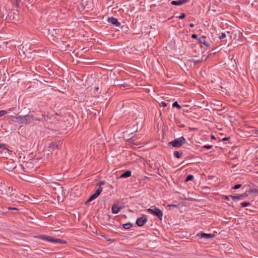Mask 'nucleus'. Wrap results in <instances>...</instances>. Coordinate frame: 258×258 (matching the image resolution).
Wrapping results in <instances>:
<instances>
[{
	"instance_id": "f257e3e1",
	"label": "nucleus",
	"mask_w": 258,
	"mask_h": 258,
	"mask_svg": "<svg viewBox=\"0 0 258 258\" xmlns=\"http://www.w3.org/2000/svg\"><path fill=\"white\" fill-rule=\"evenodd\" d=\"M38 238H40V239L46 240L47 241L54 243H66V241L63 239L54 238L51 236H47L46 235H40L39 236H38Z\"/></svg>"
},
{
	"instance_id": "f03ea898",
	"label": "nucleus",
	"mask_w": 258,
	"mask_h": 258,
	"mask_svg": "<svg viewBox=\"0 0 258 258\" xmlns=\"http://www.w3.org/2000/svg\"><path fill=\"white\" fill-rule=\"evenodd\" d=\"M186 140L183 137H181L175 139L169 143V144L171 145L174 148H179L183 144L185 143Z\"/></svg>"
},
{
	"instance_id": "7ed1b4c3",
	"label": "nucleus",
	"mask_w": 258,
	"mask_h": 258,
	"mask_svg": "<svg viewBox=\"0 0 258 258\" xmlns=\"http://www.w3.org/2000/svg\"><path fill=\"white\" fill-rule=\"evenodd\" d=\"M147 211H148L151 214L154 215V216H157L160 220L162 219L163 216V213L159 208H156V207H151L150 208L147 209Z\"/></svg>"
},
{
	"instance_id": "20e7f679",
	"label": "nucleus",
	"mask_w": 258,
	"mask_h": 258,
	"mask_svg": "<svg viewBox=\"0 0 258 258\" xmlns=\"http://www.w3.org/2000/svg\"><path fill=\"white\" fill-rule=\"evenodd\" d=\"M16 122L19 124H29L30 123V120L29 119V114L26 115L21 116L19 115L16 117Z\"/></svg>"
},
{
	"instance_id": "39448f33",
	"label": "nucleus",
	"mask_w": 258,
	"mask_h": 258,
	"mask_svg": "<svg viewBox=\"0 0 258 258\" xmlns=\"http://www.w3.org/2000/svg\"><path fill=\"white\" fill-rule=\"evenodd\" d=\"M147 221V218L146 215H143L141 217L137 218L136 224L138 226H143Z\"/></svg>"
},
{
	"instance_id": "423d86ee",
	"label": "nucleus",
	"mask_w": 258,
	"mask_h": 258,
	"mask_svg": "<svg viewBox=\"0 0 258 258\" xmlns=\"http://www.w3.org/2000/svg\"><path fill=\"white\" fill-rule=\"evenodd\" d=\"M108 22L115 26H119L120 25L117 19L114 17H108Z\"/></svg>"
},
{
	"instance_id": "0eeeda50",
	"label": "nucleus",
	"mask_w": 258,
	"mask_h": 258,
	"mask_svg": "<svg viewBox=\"0 0 258 258\" xmlns=\"http://www.w3.org/2000/svg\"><path fill=\"white\" fill-rule=\"evenodd\" d=\"M189 0H177V1H172L171 2V4L173 5H176V6H178V5H183L187 2H189Z\"/></svg>"
},
{
	"instance_id": "6e6552de",
	"label": "nucleus",
	"mask_w": 258,
	"mask_h": 258,
	"mask_svg": "<svg viewBox=\"0 0 258 258\" xmlns=\"http://www.w3.org/2000/svg\"><path fill=\"white\" fill-rule=\"evenodd\" d=\"M121 207H118L116 204H113L112 206V212L113 214H117L121 210Z\"/></svg>"
},
{
	"instance_id": "1a4fd4ad",
	"label": "nucleus",
	"mask_w": 258,
	"mask_h": 258,
	"mask_svg": "<svg viewBox=\"0 0 258 258\" xmlns=\"http://www.w3.org/2000/svg\"><path fill=\"white\" fill-rule=\"evenodd\" d=\"M206 37L205 36H202L199 39V42L201 44H203L206 46H209V44L206 41Z\"/></svg>"
},
{
	"instance_id": "9d476101",
	"label": "nucleus",
	"mask_w": 258,
	"mask_h": 258,
	"mask_svg": "<svg viewBox=\"0 0 258 258\" xmlns=\"http://www.w3.org/2000/svg\"><path fill=\"white\" fill-rule=\"evenodd\" d=\"M201 238H211L214 237V235L211 234H207L204 232L201 233L200 235Z\"/></svg>"
},
{
	"instance_id": "9b49d317",
	"label": "nucleus",
	"mask_w": 258,
	"mask_h": 258,
	"mask_svg": "<svg viewBox=\"0 0 258 258\" xmlns=\"http://www.w3.org/2000/svg\"><path fill=\"white\" fill-rule=\"evenodd\" d=\"M132 172L130 170H127L122 173L120 176V178H127L131 176Z\"/></svg>"
},
{
	"instance_id": "f8f14e48",
	"label": "nucleus",
	"mask_w": 258,
	"mask_h": 258,
	"mask_svg": "<svg viewBox=\"0 0 258 258\" xmlns=\"http://www.w3.org/2000/svg\"><path fill=\"white\" fill-rule=\"evenodd\" d=\"M29 119L30 120V123H32L34 121H41V119H40L38 117H36L32 115H29Z\"/></svg>"
},
{
	"instance_id": "ddd939ff",
	"label": "nucleus",
	"mask_w": 258,
	"mask_h": 258,
	"mask_svg": "<svg viewBox=\"0 0 258 258\" xmlns=\"http://www.w3.org/2000/svg\"><path fill=\"white\" fill-rule=\"evenodd\" d=\"M173 155H174V156L175 158H180L181 157L182 155V152L176 151L174 152Z\"/></svg>"
},
{
	"instance_id": "4468645a",
	"label": "nucleus",
	"mask_w": 258,
	"mask_h": 258,
	"mask_svg": "<svg viewBox=\"0 0 258 258\" xmlns=\"http://www.w3.org/2000/svg\"><path fill=\"white\" fill-rule=\"evenodd\" d=\"M133 226V225L131 223H125L123 225V227L125 230H129Z\"/></svg>"
},
{
	"instance_id": "2eb2a0df",
	"label": "nucleus",
	"mask_w": 258,
	"mask_h": 258,
	"mask_svg": "<svg viewBox=\"0 0 258 258\" xmlns=\"http://www.w3.org/2000/svg\"><path fill=\"white\" fill-rule=\"evenodd\" d=\"M102 190L101 186H99L98 188L95 190L94 194H93L96 197H97Z\"/></svg>"
},
{
	"instance_id": "dca6fc26",
	"label": "nucleus",
	"mask_w": 258,
	"mask_h": 258,
	"mask_svg": "<svg viewBox=\"0 0 258 258\" xmlns=\"http://www.w3.org/2000/svg\"><path fill=\"white\" fill-rule=\"evenodd\" d=\"M230 197L233 200H241L243 199L242 198V195L240 194L238 196H232L230 195Z\"/></svg>"
},
{
	"instance_id": "f3484780",
	"label": "nucleus",
	"mask_w": 258,
	"mask_h": 258,
	"mask_svg": "<svg viewBox=\"0 0 258 258\" xmlns=\"http://www.w3.org/2000/svg\"><path fill=\"white\" fill-rule=\"evenodd\" d=\"M9 151L6 147V145H0V152L2 153L3 152H6V151Z\"/></svg>"
},
{
	"instance_id": "a211bd4d",
	"label": "nucleus",
	"mask_w": 258,
	"mask_h": 258,
	"mask_svg": "<svg viewBox=\"0 0 258 258\" xmlns=\"http://www.w3.org/2000/svg\"><path fill=\"white\" fill-rule=\"evenodd\" d=\"M250 205V203L249 202H244L240 204V205L242 207H245L248 206Z\"/></svg>"
},
{
	"instance_id": "6ab92c4d",
	"label": "nucleus",
	"mask_w": 258,
	"mask_h": 258,
	"mask_svg": "<svg viewBox=\"0 0 258 258\" xmlns=\"http://www.w3.org/2000/svg\"><path fill=\"white\" fill-rule=\"evenodd\" d=\"M194 177L192 175H188L185 179V181L187 182L189 180H192L194 179Z\"/></svg>"
},
{
	"instance_id": "aec40b11",
	"label": "nucleus",
	"mask_w": 258,
	"mask_h": 258,
	"mask_svg": "<svg viewBox=\"0 0 258 258\" xmlns=\"http://www.w3.org/2000/svg\"><path fill=\"white\" fill-rule=\"evenodd\" d=\"M173 107H176L178 109H181V107L180 105H179L177 102H174L172 104Z\"/></svg>"
},
{
	"instance_id": "412c9836",
	"label": "nucleus",
	"mask_w": 258,
	"mask_h": 258,
	"mask_svg": "<svg viewBox=\"0 0 258 258\" xmlns=\"http://www.w3.org/2000/svg\"><path fill=\"white\" fill-rule=\"evenodd\" d=\"M7 113H8V112L6 110H0V117L5 115V114H7Z\"/></svg>"
},
{
	"instance_id": "4be33fe9",
	"label": "nucleus",
	"mask_w": 258,
	"mask_h": 258,
	"mask_svg": "<svg viewBox=\"0 0 258 258\" xmlns=\"http://www.w3.org/2000/svg\"><path fill=\"white\" fill-rule=\"evenodd\" d=\"M241 186H242V185L241 184H236V185H234L232 187V189H238L240 187H241Z\"/></svg>"
},
{
	"instance_id": "5701e85b",
	"label": "nucleus",
	"mask_w": 258,
	"mask_h": 258,
	"mask_svg": "<svg viewBox=\"0 0 258 258\" xmlns=\"http://www.w3.org/2000/svg\"><path fill=\"white\" fill-rule=\"evenodd\" d=\"M213 146L212 145H205L203 147V148H205V149H210L212 148Z\"/></svg>"
},
{
	"instance_id": "b1692460",
	"label": "nucleus",
	"mask_w": 258,
	"mask_h": 258,
	"mask_svg": "<svg viewBox=\"0 0 258 258\" xmlns=\"http://www.w3.org/2000/svg\"><path fill=\"white\" fill-rule=\"evenodd\" d=\"M7 208H8V210H14L16 212H18V209H17L16 208H15V207H8Z\"/></svg>"
},
{
	"instance_id": "393cba45",
	"label": "nucleus",
	"mask_w": 258,
	"mask_h": 258,
	"mask_svg": "<svg viewBox=\"0 0 258 258\" xmlns=\"http://www.w3.org/2000/svg\"><path fill=\"white\" fill-rule=\"evenodd\" d=\"M226 37V35L225 33H222L221 35L219 36V39L220 40L223 39Z\"/></svg>"
},
{
	"instance_id": "a878e982",
	"label": "nucleus",
	"mask_w": 258,
	"mask_h": 258,
	"mask_svg": "<svg viewBox=\"0 0 258 258\" xmlns=\"http://www.w3.org/2000/svg\"><path fill=\"white\" fill-rule=\"evenodd\" d=\"M229 197H230V196H223L222 199L226 200H229Z\"/></svg>"
},
{
	"instance_id": "bb28decb",
	"label": "nucleus",
	"mask_w": 258,
	"mask_h": 258,
	"mask_svg": "<svg viewBox=\"0 0 258 258\" xmlns=\"http://www.w3.org/2000/svg\"><path fill=\"white\" fill-rule=\"evenodd\" d=\"M185 14L184 13H182L180 16L178 17V18L179 19H184L185 17Z\"/></svg>"
},
{
	"instance_id": "cd10ccee",
	"label": "nucleus",
	"mask_w": 258,
	"mask_h": 258,
	"mask_svg": "<svg viewBox=\"0 0 258 258\" xmlns=\"http://www.w3.org/2000/svg\"><path fill=\"white\" fill-rule=\"evenodd\" d=\"M249 192H251V193L257 192V193H258V190L256 189H255V188L251 189L249 190Z\"/></svg>"
},
{
	"instance_id": "c85d7f7f",
	"label": "nucleus",
	"mask_w": 258,
	"mask_h": 258,
	"mask_svg": "<svg viewBox=\"0 0 258 258\" xmlns=\"http://www.w3.org/2000/svg\"><path fill=\"white\" fill-rule=\"evenodd\" d=\"M97 197L94 195L93 194L92 195H91L90 196V197L89 198V199L91 200V201H93L94 200V199H95Z\"/></svg>"
},
{
	"instance_id": "c756f323",
	"label": "nucleus",
	"mask_w": 258,
	"mask_h": 258,
	"mask_svg": "<svg viewBox=\"0 0 258 258\" xmlns=\"http://www.w3.org/2000/svg\"><path fill=\"white\" fill-rule=\"evenodd\" d=\"M160 105L163 107H166L167 105V104L165 103V102H161Z\"/></svg>"
},
{
	"instance_id": "7c9ffc66",
	"label": "nucleus",
	"mask_w": 258,
	"mask_h": 258,
	"mask_svg": "<svg viewBox=\"0 0 258 258\" xmlns=\"http://www.w3.org/2000/svg\"><path fill=\"white\" fill-rule=\"evenodd\" d=\"M191 38L193 39H197V35L196 34H192L191 36Z\"/></svg>"
},
{
	"instance_id": "2f4dec72",
	"label": "nucleus",
	"mask_w": 258,
	"mask_h": 258,
	"mask_svg": "<svg viewBox=\"0 0 258 258\" xmlns=\"http://www.w3.org/2000/svg\"><path fill=\"white\" fill-rule=\"evenodd\" d=\"M104 183H105L104 181H100V182H99V186H101V185H104Z\"/></svg>"
},
{
	"instance_id": "473e14b6",
	"label": "nucleus",
	"mask_w": 258,
	"mask_h": 258,
	"mask_svg": "<svg viewBox=\"0 0 258 258\" xmlns=\"http://www.w3.org/2000/svg\"><path fill=\"white\" fill-rule=\"evenodd\" d=\"M242 198H243V199L244 198H245V197H246L247 196V194H246V193H244V194H242Z\"/></svg>"
},
{
	"instance_id": "72a5a7b5",
	"label": "nucleus",
	"mask_w": 258,
	"mask_h": 258,
	"mask_svg": "<svg viewBox=\"0 0 258 258\" xmlns=\"http://www.w3.org/2000/svg\"><path fill=\"white\" fill-rule=\"evenodd\" d=\"M229 138L226 137V138H223L222 140H223V141H227L229 140Z\"/></svg>"
},
{
	"instance_id": "f704fd0d",
	"label": "nucleus",
	"mask_w": 258,
	"mask_h": 258,
	"mask_svg": "<svg viewBox=\"0 0 258 258\" xmlns=\"http://www.w3.org/2000/svg\"><path fill=\"white\" fill-rule=\"evenodd\" d=\"M189 26H190L191 28H193V27L195 26V25H194V24L191 23V24H189Z\"/></svg>"
},
{
	"instance_id": "c9c22d12",
	"label": "nucleus",
	"mask_w": 258,
	"mask_h": 258,
	"mask_svg": "<svg viewBox=\"0 0 258 258\" xmlns=\"http://www.w3.org/2000/svg\"><path fill=\"white\" fill-rule=\"evenodd\" d=\"M92 201L89 198L88 199V200L87 201V202H86V204H87L88 203H89L90 202H91Z\"/></svg>"
},
{
	"instance_id": "e433bc0d",
	"label": "nucleus",
	"mask_w": 258,
	"mask_h": 258,
	"mask_svg": "<svg viewBox=\"0 0 258 258\" xmlns=\"http://www.w3.org/2000/svg\"><path fill=\"white\" fill-rule=\"evenodd\" d=\"M131 142L132 143H133V142L134 141V138H133V139H131Z\"/></svg>"
},
{
	"instance_id": "4c0bfd02",
	"label": "nucleus",
	"mask_w": 258,
	"mask_h": 258,
	"mask_svg": "<svg viewBox=\"0 0 258 258\" xmlns=\"http://www.w3.org/2000/svg\"><path fill=\"white\" fill-rule=\"evenodd\" d=\"M98 89H99L98 87L96 88V90H98Z\"/></svg>"
}]
</instances>
